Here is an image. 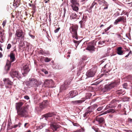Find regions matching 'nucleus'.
Masks as SVG:
<instances>
[{"label": "nucleus", "mask_w": 132, "mask_h": 132, "mask_svg": "<svg viewBox=\"0 0 132 132\" xmlns=\"http://www.w3.org/2000/svg\"><path fill=\"white\" fill-rule=\"evenodd\" d=\"M28 107L25 106L22 107L20 109L17 111L18 116L17 118L20 117H26L28 116Z\"/></svg>", "instance_id": "nucleus-1"}, {"label": "nucleus", "mask_w": 132, "mask_h": 132, "mask_svg": "<svg viewBox=\"0 0 132 132\" xmlns=\"http://www.w3.org/2000/svg\"><path fill=\"white\" fill-rule=\"evenodd\" d=\"M15 50L11 52L10 54V61H9L7 60L6 64L5 66V69L7 71H9L11 66V63L14 61L15 60V54L14 53Z\"/></svg>", "instance_id": "nucleus-2"}, {"label": "nucleus", "mask_w": 132, "mask_h": 132, "mask_svg": "<svg viewBox=\"0 0 132 132\" xmlns=\"http://www.w3.org/2000/svg\"><path fill=\"white\" fill-rule=\"evenodd\" d=\"M41 82L37 80L34 78L29 79V80L27 82L26 85L29 87H36L40 85Z\"/></svg>", "instance_id": "nucleus-3"}, {"label": "nucleus", "mask_w": 132, "mask_h": 132, "mask_svg": "<svg viewBox=\"0 0 132 132\" xmlns=\"http://www.w3.org/2000/svg\"><path fill=\"white\" fill-rule=\"evenodd\" d=\"M78 29V26L77 25H72L70 28V32L72 34V37L77 40L78 39V35L77 30Z\"/></svg>", "instance_id": "nucleus-4"}, {"label": "nucleus", "mask_w": 132, "mask_h": 132, "mask_svg": "<svg viewBox=\"0 0 132 132\" xmlns=\"http://www.w3.org/2000/svg\"><path fill=\"white\" fill-rule=\"evenodd\" d=\"M119 84L118 82L116 81L112 82L109 85H106L105 87L104 91L105 92L109 91L112 88L117 86Z\"/></svg>", "instance_id": "nucleus-5"}, {"label": "nucleus", "mask_w": 132, "mask_h": 132, "mask_svg": "<svg viewBox=\"0 0 132 132\" xmlns=\"http://www.w3.org/2000/svg\"><path fill=\"white\" fill-rule=\"evenodd\" d=\"M10 76L13 78L16 77L19 79L20 78H21V74L19 72L15 70L12 69L10 73Z\"/></svg>", "instance_id": "nucleus-6"}, {"label": "nucleus", "mask_w": 132, "mask_h": 132, "mask_svg": "<svg viewBox=\"0 0 132 132\" xmlns=\"http://www.w3.org/2000/svg\"><path fill=\"white\" fill-rule=\"evenodd\" d=\"M44 85L46 87H52L54 83L52 80L46 79L45 80Z\"/></svg>", "instance_id": "nucleus-7"}, {"label": "nucleus", "mask_w": 132, "mask_h": 132, "mask_svg": "<svg viewBox=\"0 0 132 132\" xmlns=\"http://www.w3.org/2000/svg\"><path fill=\"white\" fill-rule=\"evenodd\" d=\"M4 84L5 85L6 88H11V87L9 86H12L13 85V82L11 81L8 78H5L3 80Z\"/></svg>", "instance_id": "nucleus-8"}, {"label": "nucleus", "mask_w": 132, "mask_h": 132, "mask_svg": "<svg viewBox=\"0 0 132 132\" xmlns=\"http://www.w3.org/2000/svg\"><path fill=\"white\" fill-rule=\"evenodd\" d=\"M71 81H68V80H66L64 84H63L60 87V90L61 91H63L67 88L68 86V85L70 84Z\"/></svg>", "instance_id": "nucleus-9"}, {"label": "nucleus", "mask_w": 132, "mask_h": 132, "mask_svg": "<svg viewBox=\"0 0 132 132\" xmlns=\"http://www.w3.org/2000/svg\"><path fill=\"white\" fill-rule=\"evenodd\" d=\"M95 73V70L91 69L87 72L86 75L88 77H92L94 76Z\"/></svg>", "instance_id": "nucleus-10"}, {"label": "nucleus", "mask_w": 132, "mask_h": 132, "mask_svg": "<svg viewBox=\"0 0 132 132\" xmlns=\"http://www.w3.org/2000/svg\"><path fill=\"white\" fill-rule=\"evenodd\" d=\"M30 65L29 64H27L23 66L22 70H23V72L22 73V74L25 76L24 75V74H26L29 72L30 71V69L29 68V66Z\"/></svg>", "instance_id": "nucleus-11"}, {"label": "nucleus", "mask_w": 132, "mask_h": 132, "mask_svg": "<svg viewBox=\"0 0 132 132\" xmlns=\"http://www.w3.org/2000/svg\"><path fill=\"white\" fill-rule=\"evenodd\" d=\"M23 32L22 30H17L15 34V35L18 38H23L24 37Z\"/></svg>", "instance_id": "nucleus-12"}, {"label": "nucleus", "mask_w": 132, "mask_h": 132, "mask_svg": "<svg viewBox=\"0 0 132 132\" xmlns=\"http://www.w3.org/2000/svg\"><path fill=\"white\" fill-rule=\"evenodd\" d=\"M93 110V109L92 106L89 107L86 110L85 113L84 114V117H85L88 116Z\"/></svg>", "instance_id": "nucleus-13"}, {"label": "nucleus", "mask_w": 132, "mask_h": 132, "mask_svg": "<svg viewBox=\"0 0 132 132\" xmlns=\"http://www.w3.org/2000/svg\"><path fill=\"white\" fill-rule=\"evenodd\" d=\"M126 20L125 17L124 16H120L114 22V24H117L118 23L121 22V21L124 22Z\"/></svg>", "instance_id": "nucleus-14"}, {"label": "nucleus", "mask_w": 132, "mask_h": 132, "mask_svg": "<svg viewBox=\"0 0 132 132\" xmlns=\"http://www.w3.org/2000/svg\"><path fill=\"white\" fill-rule=\"evenodd\" d=\"M95 120L98 122L99 124H102L105 122V120L104 118L97 117L95 118Z\"/></svg>", "instance_id": "nucleus-15"}, {"label": "nucleus", "mask_w": 132, "mask_h": 132, "mask_svg": "<svg viewBox=\"0 0 132 132\" xmlns=\"http://www.w3.org/2000/svg\"><path fill=\"white\" fill-rule=\"evenodd\" d=\"M69 97L73 98L78 94V92L76 90H72L70 91L69 93Z\"/></svg>", "instance_id": "nucleus-16"}, {"label": "nucleus", "mask_w": 132, "mask_h": 132, "mask_svg": "<svg viewBox=\"0 0 132 132\" xmlns=\"http://www.w3.org/2000/svg\"><path fill=\"white\" fill-rule=\"evenodd\" d=\"M56 113L54 112H49L43 116L44 117L46 118H48V117H51L54 116L56 115Z\"/></svg>", "instance_id": "nucleus-17"}, {"label": "nucleus", "mask_w": 132, "mask_h": 132, "mask_svg": "<svg viewBox=\"0 0 132 132\" xmlns=\"http://www.w3.org/2000/svg\"><path fill=\"white\" fill-rule=\"evenodd\" d=\"M94 48L93 43L92 42H90L88 44L86 49L89 51H94Z\"/></svg>", "instance_id": "nucleus-18"}, {"label": "nucleus", "mask_w": 132, "mask_h": 132, "mask_svg": "<svg viewBox=\"0 0 132 132\" xmlns=\"http://www.w3.org/2000/svg\"><path fill=\"white\" fill-rule=\"evenodd\" d=\"M4 30L2 29L1 26H0V42L2 43L3 41L4 38Z\"/></svg>", "instance_id": "nucleus-19"}, {"label": "nucleus", "mask_w": 132, "mask_h": 132, "mask_svg": "<svg viewBox=\"0 0 132 132\" xmlns=\"http://www.w3.org/2000/svg\"><path fill=\"white\" fill-rule=\"evenodd\" d=\"M104 70L105 73H108L111 70V68L109 64H106L104 67Z\"/></svg>", "instance_id": "nucleus-20"}, {"label": "nucleus", "mask_w": 132, "mask_h": 132, "mask_svg": "<svg viewBox=\"0 0 132 132\" xmlns=\"http://www.w3.org/2000/svg\"><path fill=\"white\" fill-rule=\"evenodd\" d=\"M48 104V102L47 101H45L40 103V107L42 109H44L46 108Z\"/></svg>", "instance_id": "nucleus-21"}, {"label": "nucleus", "mask_w": 132, "mask_h": 132, "mask_svg": "<svg viewBox=\"0 0 132 132\" xmlns=\"http://www.w3.org/2000/svg\"><path fill=\"white\" fill-rule=\"evenodd\" d=\"M125 93L124 90L121 89L118 90L116 92V95L118 96L121 95H123Z\"/></svg>", "instance_id": "nucleus-22"}, {"label": "nucleus", "mask_w": 132, "mask_h": 132, "mask_svg": "<svg viewBox=\"0 0 132 132\" xmlns=\"http://www.w3.org/2000/svg\"><path fill=\"white\" fill-rule=\"evenodd\" d=\"M23 103L22 102H20L16 103L15 107L17 111L20 109V107L23 105Z\"/></svg>", "instance_id": "nucleus-23"}, {"label": "nucleus", "mask_w": 132, "mask_h": 132, "mask_svg": "<svg viewBox=\"0 0 132 132\" xmlns=\"http://www.w3.org/2000/svg\"><path fill=\"white\" fill-rule=\"evenodd\" d=\"M50 127L54 131H56L59 127L58 125L54 124H51V125Z\"/></svg>", "instance_id": "nucleus-24"}, {"label": "nucleus", "mask_w": 132, "mask_h": 132, "mask_svg": "<svg viewBox=\"0 0 132 132\" xmlns=\"http://www.w3.org/2000/svg\"><path fill=\"white\" fill-rule=\"evenodd\" d=\"M122 47H118L117 50V53L119 55H122L123 53V51L122 50Z\"/></svg>", "instance_id": "nucleus-25"}, {"label": "nucleus", "mask_w": 132, "mask_h": 132, "mask_svg": "<svg viewBox=\"0 0 132 132\" xmlns=\"http://www.w3.org/2000/svg\"><path fill=\"white\" fill-rule=\"evenodd\" d=\"M84 101L85 100L72 101L71 102V103L73 104H78L81 103Z\"/></svg>", "instance_id": "nucleus-26"}, {"label": "nucleus", "mask_w": 132, "mask_h": 132, "mask_svg": "<svg viewBox=\"0 0 132 132\" xmlns=\"http://www.w3.org/2000/svg\"><path fill=\"white\" fill-rule=\"evenodd\" d=\"M70 2L72 3L71 5H79L78 0H71Z\"/></svg>", "instance_id": "nucleus-27"}, {"label": "nucleus", "mask_w": 132, "mask_h": 132, "mask_svg": "<svg viewBox=\"0 0 132 132\" xmlns=\"http://www.w3.org/2000/svg\"><path fill=\"white\" fill-rule=\"evenodd\" d=\"M79 5H71L72 10L75 11L77 12L79 10L78 6Z\"/></svg>", "instance_id": "nucleus-28"}, {"label": "nucleus", "mask_w": 132, "mask_h": 132, "mask_svg": "<svg viewBox=\"0 0 132 132\" xmlns=\"http://www.w3.org/2000/svg\"><path fill=\"white\" fill-rule=\"evenodd\" d=\"M95 1L97 2L100 5H104L105 2H107L104 0H95Z\"/></svg>", "instance_id": "nucleus-29"}, {"label": "nucleus", "mask_w": 132, "mask_h": 132, "mask_svg": "<svg viewBox=\"0 0 132 132\" xmlns=\"http://www.w3.org/2000/svg\"><path fill=\"white\" fill-rule=\"evenodd\" d=\"M77 15L75 13H71L70 15V18L73 19H74L76 18Z\"/></svg>", "instance_id": "nucleus-30"}, {"label": "nucleus", "mask_w": 132, "mask_h": 132, "mask_svg": "<svg viewBox=\"0 0 132 132\" xmlns=\"http://www.w3.org/2000/svg\"><path fill=\"white\" fill-rule=\"evenodd\" d=\"M92 94L90 93H87L86 95V98H84V99H88L89 98L92 96Z\"/></svg>", "instance_id": "nucleus-31"}, {"label": "nucleus", "mask_w": 132, "mask_h": 132, "mask_svg": "<svg viewBox=\"0 0 132 132\" xmlns=\"http://www.w3.org/2000/svg\"><path fill=\"white\" fill-rule=\"evenodd\" d=\"M95 5V8H97V6H98V4L95 2H94L92 4L91 6L90 7L89 9H91Z\"/></svg>", "instance_id": "nucleus-32"}, {"label": "nucleus", "mask_w": 132, "mask_h": 132, "mask_svg": "<svg viewBox=\"0 0 132 132\" xmlns=\"http://www.w3.org/2000/svg\"><path fill=\"white\" fill-rule=\"evenodd\" d=\"M85 22L82 20L79 22V23L80 24V27L81 28H82L83 26H84Z\"/></svg>", "instance_id": "nucleus-33"}, {"label": "nucleus", "mask_w": 132, "mask_h": 132, "mask_svg": "<svg viewBox=\"0 0 132 132\" xmlns=\"http://www.w3.org/2000/svg\"><path fill=\"white\" fill-rule=\"evenodd\" d=\"M115 110L112 109H110L107 110V112H108L109 113H113L115 112Z\"/></svg>", "instance_id": "nucleus-34"}, {"label": "nucleus", "mask_w": 132, "mask_h": 132, "mask_svg": "<svg viewBox=\"0 0 132 132\" xmlns=\"http://www.w3.org/2000/svg\"><path fill=\"white\" fill-rule=\"evenodd\" d=\"M73 42L75 44V46H76V47L77 48V46L79 44V41H76L74 40H73Z\"/></svg>", "instance_id": "nucleus-35"}, {"label": "nucleus", "mask_w": 132, "mask_h": 132, "mask_svg": "<svg viewBox=\"0 0 132 132\" xmlns=\"http://www.w3.org/2000/svg\"><path fill=\"white\" fill-rule=\"evenodd\" d=\"M51 59L48 58L47 57H46L44 59V61L45 62H48L51 61Z\"/></svg>", "instance_id": "nucleus-36"}, {"label": "nucleus", "mask_w": 132, "mask_h": 132, "mask_svg": "<svg viewBox=\"0 0 132 132\" xmlns=\"http://www.w3.org/2000/svg\"><path fill=\"white\" fill-rule=\"evenodd\" d=\"M39 53L40 54L42 55H44L45 54H46V53L44 51H43V50H41L39 51Z\"/></svg>", "instance_id": "nucleus-37"}, {"label": "nucleus", "mask_w": 132, "mask_h": 132, "mask_svg": "<svg viewBox=\"0 0 132 132\" xmlns=\"http://www.w3.org/2000/svg\"><path fill=\"white\" fill-rule=\"evenodd\" d=\"M41 71L42 72H44L45 74H47L48 73V72L46 70V69H42Z\"/></svg>", "instance_id": "nucleus-38"}, {"label": "nucleus", "mask_w": 132, "mask_h": 132, "mask_svg": "<svg viewBox=\"0 0 132 132\" xmlns=\"http://www.w3.org/2000/svg\"><path fill=\"white\" fill-rule=\"evenodd\" d=\"M84 131V129H83L82 128H81L78 130L75 131L74 132H83Z\"/></svg>", "instance_id": "nucleus-39"}, {"label": "nucleus", "mask_w": 132, "mask_h": 132, "mask_svg": "<svg viewBox=\"0 0 132 132\" xmlns=\"http://www.w3.org/2000/svg\"><path fill=\"white\" fill-rule=\"evenodd\" d=\"M87 19V16H83L82 19L83 21H84L85 22L86 21Z\"/></svg>", "instance_id": "nucleus-40"}, {"label": "nucleus", "mask_w": 132, "mask_h": 132, "mask_svg": "<svg viewBox=\"0 0 132 132\" xmlns=\"http://www.w3.org/2000/svg\"><path fill=\"white\" fill-rule=\"evenodd\" d=\"M14 3L13 4V6H16L17 7L18 5H19V3H18V2H16V1L15 2L14 1Z\"/></svg>", "instance_id": "nucleus-41"}, {"label": "nucleus", "mask_w": 132, "mask_h": 132, "mask_svg": "<svg viewBox=\"0 0 132 132\" xmlns=\"http://www.w3.org/2000/svg\"><path fill=\"white\" fill-rule=\"evenodd\" d=\"M120 15V13L119 12H117L116 13L114 14V16L115 17H117Z\"/></svg>", "instance_id": "nucleus-42"}, {"label": "nucleus", "mask_w": 132, "mask_h": 132, "mask_svg": "<svg viewBox=\"0 0 132 132\" xmlns=\"http://www.w3.org/2000/svg\"><path fill=\"white\" fill-rule=\"evenodd\" d=\"M7 21L6 20H5L3 21V23H2V25L3 27H4L5 26L7 23Z\"/></svg>", "instance_id": "nucleus-43"}, {"label": "nucleus", "mask_w": 132, "mask_h": 132, "mask_svg": "<svg viewBox=\"0 0 132 132\" xmlns=\"http://www.w3.org/2000/svg\"><path fill=\"white\" fill-rule=\"evenodd\" d=\"M30 126L29 124L28 123H25L24 127L25 128H28Z\"/></svg>", "instance_id": "nucleus-44"}, {"label": "nucleus", "mask_w": 132, "mask_h": 132, "mask_svg": "<svg viewBox=\"0 0 132 132\" xmlns=\"http://www.w3.org/2000/svg\"><path fill=\"white\" fill-rule=\"evenodd\" d=\"M21 125V123H19L17 125H16L14 126L13 127L14 128H16L18 127H20Z\"/></svg>", "instance_id": "nucleus-45"}, {"label": "nucleus", "mask_w": 132, "mask_h": 132, "mask_svg": "<svg viewBox=\"0 0 132 132\" xmlns=\"http://www.w3.org/2000/svg\"><path fill=\"white\" fill-rule=\"evenodd\" d=\"M81 68H82V67H81V68H79V70H78V71L77 73V75L78 76H79L80 75V74L81 73L80 70H81Z\"/></svg>", "instance_id": "nucleus-46"}, {"label": "nucleus", "mask_w": 132, "mask_h": 132, "mask_svg": "<svg viewBox=\"0 0 132 132\" xmlns=\"http://www.w3.org/2000/svg\"><path fill=\"white\" fill-rule=\"evenodd\" d=\"M104 5H105L106 7H105L103 9L104 10H105L106 9H107L108 8V3L107 2H105V4H104Z\"/></svg>", "instance_id": "nucleus-47"}, {"label": "nucleus", "mask_w": 132, "mask_h": 132, "mask_svg": "<svg viewBox=\"0 0 132 132\" xmlns=\"http://www.w3.org/2000/svg\"><path fill=\"white\" fill-rule=\"evenodd\" d=\"M130 54H132V51H130L129 53L127 55H126L125 56V57H127L129 56Z\"/></svg>", "instance_id": "nucleus-48"}, {"label": "nucleus", "mask_w": 132, "mask_h": 132, "mask_svg": "<svg viewBox=\"0 0 132 132\" xmlns=\"http://www.w3.org/2000/svg\"><path fill=\"white\" fill-rule=\"evenodd\" d=\"M11 45L10 44H9L7 46V49L9 50L10 49L11 47Z\"/></svg>", "instance_id": "nucleus-49"}, {"label": "nucleus", "mask_w": 132, "mask_h": 132, "mask_svg": "<svg viewBox=\"0 0 132 132\" xmlns=\"http://www.w3.org/2000/svg\"><path fill=\"white\" fill-rule=\"evenodd\" d=\"M63 10H64V14L63 16V17H64L65 16V14L66 12V10L65 8L64 7V8Z\"/></svg>", "instance_id": "nucleus-50"}, {"label": "nucleus", "mask_w": 132, "mask_h": 132, "mask_svg": "<svg viewBox=\"0 0 132 132\" xmlns=\"http://www.w3.org/2000/svg\"><path fill=\"white\" fill-rule=\"evenodd\" d=\"M55 120L56 121L57 120H59L60 119V117L59 116H56V115L55 116Z\"/></svg>", "instance_id": "nucleus-51"}, {"label": "nucleus", "mask_w": 132, "mask_h": 132, "mask_svg": "<svg viewBox=\"0 0 132 132\" xmlns=\"http://www.w3.org/2000/svg\"><path fill=\"white\" fill-rule=\"evenodd\" d=\"M60 29V27H59L55 30H54V32L55 33H57V32Z\"/></svg>", "instance_id": "nucleus-52"}, {"label": "nucleus", "mask_w": 132, "mask_h": 132, "mask_svg": "<svg viewBox=\"0 0 132 132\" xmlns=\"http://www.w3.org/2000/svg\"><path fill=\"white\" fill-rule=\"evenodd\" d=\"M32 10H36V6L35 5V4H33L32 5Z\"/></svg>", "instance_id": "nucleus-53"}, {"label": "nucleus", "mask_w": 132, "mask_h": 132, "mask_svg": "<svg viewBox=\"0 0 132 132\" xmlns=\"http://www.w3.org/2000/svg\"><path fill=\"white\" fill-rule=\"evenodd\" d=\"M24 98L25 99L27 100H29V97L27 95L24 96Z\"/></svg>", "instance_id": "nucleus-54"}, {"label": "nucleus", "mask_w": 132, "mask_h": 132, "mask_svg": "<svg viewBox=\"0 0 132 132\" xmlns=\"http://www.w3.org/2000/svg\"><path fill=\"white\" fill-rule=\"evenodd\" d=\"M29 35L32 38V39H34L35 38V36L34 35H33L31 34L30 33H29Z\"/></svg>", "instance_id": "nucleus-55"}, {"label": "nucleus", "mask_w": 132, "mask_h": 132, "mask_svg": "<svg viewBox=\"0 0 132 132\" xmlns=\"http://www.w3.org/2000/svg\"><path fill=\"white\" fill-rule=\"evenodd\" d=\"M102 108H103L102 107H99L97 109V110L98 111H100L101 110Z\"/></svg>", "instance_id": "nucleus-56"}, {"label": "nucleus", "mask_w": 132, "mask_h": 132, "mask_svg": "<svg viewBox=\"0 0 132 132\" xmlns=\"http://www.w3.org/2000/svg\"><path fill=\"white\" fill-rule=\"evenodd\" d=\"M127 83H125L123 85V86L124 88H126V87L127 86Z\"/></svg>", "instance_id": "nucleus-57"}, {"label": "nucleus", "mask_w": 132, "mask_h": 132, "mask_svg": "<svg viewBox=\"0 0 132 132\" xmlns=\"http://www.w3.org/2000/svg\"><path fill=\"white\" fill-rule=\"evenodd\" d=\"M14 128L13 127V126H10V127H7V130H9V129H11Z\"/></svg>", "instance_id": "nucleus-58"}, {"label": "nucleus", "mask_w": 132, "mask_h": 132, "mask_svg": "<svg viewBox=\"0 0 132 132\" xmlns=\"http://www.w3.org/2000/svg\"><path fill=\"white\" fill-rule=\"evenodd\" d=\"M116 100H112L111 102V103H112V104L114 103V104L116 102Z\"/></svg>", "instance_id": "nucleus-59"}, {"label": "nucleus", "mask_w": 132, "mask_h": 132, "mask_svg": "<svg viewBox=\"0 0 132 132\" xmlns=\"http://www.w3.org/2000/svg\"><path fill=\"white\" fill-rule=\"evenodd\" d=\"M128 121L131 122H132V119L130 118H129L128 119Z\"/></svg>", "instance_id": "nucleus-60"}, {"label": "nucleus", "mask_w": 132, "mask_h": 132, "mask_svg": "<svg viewBox=\"0 0 132 132\" xmlns=\"http://www.w3.org/2000/svg\"><path fill=\"white\" fill-rule=\"evenodd\" d=\"M109 28H107L105 29L104 30V32H106L107 31H108V30H109Z\"/></svg>", "instance_id": "nucleus-61"}, {"label": "nucleus", "mask_w": 132, "mask_h": 132, "mask_svg": "<svg viewBox=\"0 0 132 132\" xmlns=\"http://www.w3.org/2000/svg\"><path fill=\"white\" fill-rule=\"evenodd\" d=\"M33 11L31 12V13H32V14H34V13L36 11V10H33Z\"/></svg>", "instance_id": "nucleus-62"}, {"label": "nucleus", "mask_w": 132, "mask_h": 132, "mask_svg": "<svg viewBox=\"0 0 132 132\" xmlns=\"http://www.w3.org/2000/svg\"><path fill=\"white\" fill-rule=\"evenodd\" d=\"M111 107H112V106H110V105H108L106 106V108L107 109H108L109 108H110Z\"/></svg>", "instance_id": "nucleus-63"}, {"label": "nucleus", "mask_w": 132, "mask_h": 132, "mask_svg": "<svg viewBox=\"0 0 132 132\" xmlns=\"http://www.w3.org/2000/svg\"><path fill=\"white\" fill-rule=\"evenodd\" d=\"M130 78V80H131L132 79V78L131 76L130 75L128 77V78Z\"/></svg>", "instance_id": "nucleus-64"}]
</instances>
